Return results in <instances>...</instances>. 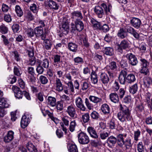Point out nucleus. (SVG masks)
<instances>
[{
    "label": "nucleus",
    "mask_w": 152,
    "mask_h": 152,
    "mask_svg": "<svg viewBox=\"0 0 152 152\" xmlns=\"http://www.w3.org/2000/svg\"><path fill=\"white\" fill-rule=\"evenodd\" d=\"M119 109L120 111L117 114L118 119L122 122H130L133 120L131 115V111L129 108L125 105L120 104Z\"/></svg>",
    "instance_id": "1"
},
{
    "label": "nucleus",
    "mask_w": 152,
    "mask_h": 152,
    "mask_svg": "<svg viewBox=\"0 0 152 152\" xmlns=\"http://www.w3.org/2000/svg\"><path fill=\"white\" fill-rule=\"evenodd\" d=\"M112 6L110 5L107 6V4L103 3L100 5H96L94 8V13L99 18H102L104 15H107L108 12H110Z\"/></svg>",
    "instance_id": "2"
},
{
    "label": "nucleus",
    "mask_w": 152,
    "mask_h": 152,
    "mask_svg": "<svg viewBox=\"0 0 152 152\" xmlns=\"http://www.w3.org/2000/svg\"><path fill=\"white\" fill-rule=\"evenodd\" d=\"M71 23V32L75 33L77 31H81L84 28V24L82 20L72 21Z\"/></svg>",
    "instance_id": "3"
},
{
    "label": "nucleus",
    "mask_w": 152,
    "mask_h": 152,
    "mask_svg": "<svg viewBox=\"0 0 152 152\" xmlns=\"http://www.w3.org/2000/svg\"><path fill=\"white\" fill-rule=\"evenodd\" d=\"M129 43L128 41L125 39H124L116 45L117 47V51L120 53L123 54L124 53V50H125L129 47Z\"/></svg>",
    "instance_id": "4"
},
{
    "label": "nucleus",
    "mask_w": 152,
    "mask_h": 152,
    "mask_svg": "<svg viewBox=\"0 0 152 152\" xmlns=\"http://www.w3.org/2000/svg\"><path fill=\"white\" fill-rule=\"evenodd\" d=\"M35 36L37 38L41 37L42 40H44L46 38L47 32H44L43 29L41 27H37L34 29Z\"/></svg>",
    "instance_id": "5"
},
{
    "label": "nucleus",
    "mask_w": 152,
    "mask_h": 152,
    "mask_svg": "<svg viewBox=\"0 0 152 152\" xmlns=\"http://www.w3.org/2000/svg\"><path fill=\"white\" fill-rule=\"evenodd\" d=\"M78 140L79 142L82 145L88 144L90 141L89 138L85 133L81 132L78 134Z\"/></svg>",
    "instance_id": "6"
},
{
    "label": "nucleus",
    "mask_w": 152,
    "mask_h": 152,
    "mask_svg": "<svg viewBox=\"0 0 152 152\" xmlns=\"http://www.w3.org/2000/svg\"><path fill=\"white\" fill-rule=\"evenodd\" d=\"M108 73L110 78L113 77V72L116 70L117 68L116 62L114 61H111L107 66Z\"/></svg>",
    "instance_id": "7"
},
{
    "label": "nucleus",
    "mask_w": 152,
    "mask_h": 152,
    "mask_svg": "<svg viewBox=\"0 0 152 152\" xmlns=\"http://www.w3.org/2000/svg\"><path fill=\"white\" fill-rule=\"evenodd\" d=\"M71 19L72 21L82 20L83 18L80 10L74 11L71 13Z\"/></svg>",
    "instance_id": "8"
},
{
    "label": "nucleus",
    "mask_w": 152,
    "mask_h": 152,
    "mask_svg": "<svg viewBox=\"0 0 152 152\" xmlns=\"http://www.w3.org/2000/svg\"><path fill=\"white\" fill-rule=\"evenodd\" d=\"M126 57L128 61L129 64L132 66L136 65L138 61L135 56L132 53H127L126 55Z\"/></svg>",
    "instance_id": "9"
},
{
    "label": "nucleus",
    "mask_w": 152,
    "mask_h": 152,
    "mask_svg": "<svg viewBox=\"0 0 152 152\" xmlns=\"http://www.w3.org/2000/svg\"><path fill=\"white\" fill-rule=\"evenodd\" d=\"M46 4L49 8L53 10H57L59 7V4L53 0H48Z\"/></svg>",
    "instance_id": "10"
},
{
    "label": "nucleus",
    "mask_w": 152,
    "mask_h": 152,
    "mask_svg": "<svg viewBox=\"0 0 152 152\" xmlns=\"http://www.w3.org/2000/svg\"><path fill=\"white\" fill-rule=\"evenodd\" d=\"M127 75L126 71L124 70H122L120 72L118 79L120 83L121 84H125L126 82V76Z\"/></svg>",
    "instance_id": "11"
},
{
    "label": "nucleus",
    "mask_w": 152,
    "mask_h": 152,
    "mask_svg": "<svg viewBox=\"0 0 152 152\" xmlns=\"http://www.w3.org/2000/svg\"><path fill=\"white\" fill-rule=\"evenodd\" d=\"M61 56L58 54L55 55L54 56V63L58 64V66L59 67H63L65 66L66 62L61 60Z\"/></svg>",
    "instance_id": "12"
},
{
    "label": "nucleus",
    "mask_w": 152,
    "mask_h": 152,
    "mask_svg": "<svg viewBox=\"0 0 152 152\" xmlns=\"http://www.w3.org/2000/svg\"><path fill=\"white\" fill-rule=\"evenodd\" d=\"M102 52L104 55L112 56L114 55V49L112 47H111L103 48H102Z\"/></svg>",
    "instance_id": "13"
},
{
    "label": "nucleus",
    "mask_w": 152,
    "mask_h": 152,
    "mask_svg": "<svg viewBox=\"0 0 152 152\" xmlns=\"http://www.w3.org/2000/svg\"><path fill=\"white\" fill-rule=\"evenodd\" d=\"M12 90L15 94V96L18 99H21L23 96V91L22 92L20 88L15 86H13L12 88Z\"/></svg>",
    "instance_id": "14"
},
{
    "label": "nucleus",
    "mask_w": 152,
    "mask_h": 152,
    "mask_svg": "<svg viewBox=\"0 0 152 152\" xmlns=\"http://www.w3.org/2000/svg\"><path fill=\"white\" fill-rule=\"evenodd\" d=\"M66 112L67 113L70 117L73 118H75L77 117L75 109L73 105H71L68 106Z\"/></svg>",
    "instance_id": "15"
},
{
    "label": "nucleus",
    "mask_w": 152,
    "mask_h": 152,
    "mask_svg": "<svg viewBox=\"0 0 152 152\" xmlns=\"http://www.w3.org/2000/svg\"><path fill=\"white\" fill-rule=\"evenodd\" d=\"M30 121L29 116L27 115L23 116L21 119L20 125L21 127L23 128H25L27 126Z\"/></svg>",
    "instance_id": "16"
},
{
    "label": "nucleus",
    "mask_w": 152,
    "mask_h": 152,
    "mask_svg": "<svg viewBox=\"0 0 152 152\" xmlns=\"http://www.w3.org/2000/svg\"><path fill=\"white\" fill-rule=\"evenodd\" d=\"M130 23L134 27L138 29L140 27L141 24V22L139 19L133 18L130 20Z\"/></svg>",
    "instance_id": "17"
},
{
    "label": "nucleus",
    "mask_w": 152,
    "mask_h": 152,
    "mask_svg": "<svg viewBox=\"0 0 152 152\" xmlns=\"http://www.w3.org/2000/svg\"><path fill=\"white\" fill-rule=\"evenodd\" d=\"M75 102L76 105L78 108L82 111L85 110L86 108L83 104L82 100L80 97H78L76 99Z\"/></svg>",
    "instance_id": "18"
},
{
    "label": "nucleus",
    "mask_w": 152,
    "mask_h": 152,
    "mask_svg": "<svg viewBox=\"0 0 152 152\" xmlns=\"http://www.w3.org/2000/svg\"><path fill=\"white\" fill-rule=\"evenodd\" d=\"M14 132L12 131L8 132L7 135L4 138V141L6 142H9L12 141L14 138Z\"/></svg>",
    "instance_id": "19"
},
{
    "label": "nucleus",
    "mask_w": 152,
    "mask_h": 152,
    "mask_svg": "<svg viewBox=\"0 0 152 152\" xmlns=\"http://www.w3.org/2000/svg\"><path fill=\"white\" fill-rule=\"evenodd\" d=\"M143 84L145 87L147 88H150L152 84V78L150 77H145L143 79Z\"/></svg>",
    "instance_id": "20"
},
{
    "label": "nucleus",
    "mask_w": 152,
    "mask_h": 152,
    "mask_svg": "<svg viewBox=\"0 0 152 152\" xmlns=\"http://www.w3.org/2000/svg\"><path fill=\"white\" fill-rule=\"evenodd\" d=\"M100 78L101 81L105 85H107L110 80L109 76L105 73H102L100 75Z\"/></svg>",
    "instance_id": "21"
},
{
    "label": "nucleus",
    "mask_w": 152,
    "mask_h": 152,
    "mask_svg": "<svg viewBox=\"0 0 152 152\" xmlns=\"http://www.w3.org/2000/svg\"><path fill=\"white\" fill-rule=\"evenodd\" d=\"M87 131L90 136L92 138L96 139L98 138V136L95 129L92 126H89L87 129Z\"/></svg>",
    "instance_id": "22"
},
{
    "label": "nucleus",
    "mask_w": 152,
    "mask_h": 152,
    "mask_svg": "<svg viewBox=\"0 0 152 152\" xmlns=\"http://www.w3.org/2000/svg\"><path fill=\"white\" fill-rule=\"evenodd\" d=\"M55 84L56 85V90L60 92L63 90V85L61 80L58 78H56Z\"/></svg>",
    "instance_id": "23"
},
{
    "label": "nucleus",
    "mask_w": 152,
    "mask_h": 152,
    "mask_svg": "<svg viewBox=\"0 0 152 152\" xmlns=\"http://www.w3.org/2000/svg\"><path fill=\"white\" fill-rule=\"evenodd\" d=\"M69 26L68 22H63L61 26V30L63 33L65 35L67 34L69 31Z\"/></svg>",
    "instance_id": "24"
},
{
    "label": "nucleus",
    "mask_w": 152,
    "mask_h": 152,
    "mask_svg": "<svg viewBox=\"0 0 152 152\" xmlns=\"http://www.w3.org/2000/svg\"><path fill=\"white\" fill-rule=\"evenodd\" d=\"M90 22L95 29L100 30L101 27V23L100 22L95 20L93 18L91 19Z\"/></svg>",
    "instance_id": "25"
},
{
    "label": "nucleus",
    "mask_w": 152,
    "mask_h": 152,
    "mask_svg": "<svg viewBox=\"0 0 152 152\" xmlns=\"http://www.w3.org/2000/svg\"><path fill=\"white\" fill-rule=\"evenodd\" d=\"M117 35L120 38L124 39L128 36V34L126 31L123 28H121L118 31Z\"/></svg>",
    "instance_id": "26"
},
{
    "label": "nucleus",
    "mask_w": 152,
    "mask_h": 152,
    "mask_svg": "<svg viewBox=\"0 0 152 152\" xmlns=\"http://www.w3.org/2000/svg\"><path fill=\"white\" fill-rule=\"evenodd\" d=\"M68 48L71 51L76 52L77 50V45L76 43L70 42L68 43Z\"/></svg>",
    "instance_id": "27"
},
{
    "label": "nucleus",
    "mask_w": 152,
    "mask_h": 152,
    "mask_svg": "<svg viewBox=\"0 0 152 152\" xmlns=\"http://www.w3.org/2000/svg\"><path fill=\"white\" fill-rule=\"evenodd\" d=\"M26 147L30 152H37V150L33 143L28 142L26 144Z\"/></svg>",
    "instance_id": "28"
},
{
    "label": "nucleus",
    "mask_w": 152,
    "mask_h": 152,
    "mask_svg": "<svg viewBox=\"0 0 152 152\" xmlns=\"http://www.w3.org/2000/svg\"><path fill=\"white\" fill-rule=\"evenodd\" d=\"M117 142L118 145L120 147H122V144L124 140V135L119 134L116 137Z\"/></svg>",
    "instance_id": "29"
},
{
    "label": "nucleus",
    "mask_w": 152,
    "mask_h": 152,
    "mask_svg": "<svg viewBox=\"0 0 152 152\" xmlns=\"http://www.w3.org/2000/svg\"><path fill=\"white\" fill-rule=\"evenodd\" d=\"M47 101V103L48 104L53 107L56 106V100L55 97L49 96L48 97Z\"/></svg>",
    "instance_id": "30"
},
{
    "label": "nucleus",
    "mask_w": 152,
    "mask_h": 152,
    "mask_svg": "<svg viewBox=\"0 0 152 152\" xmlns=\"http://www.w3.org/2000/svg\"><path fill=\"white\" fill-rule=\"evenodd\" d=\"M0 105H1L0 108H8L10 105L7 102L6 99L4 98H0Z\"/></svg>",
    "instance_id": "31"
},
{
    "label": "nucleus",
    "mask_w": 152,
    "mask_h": 152,
    "mask_svg": "<svg viewBox=\"0 0 152 152\" xmlns=\"http://www.w3.org/2000/svg\"><path fill=\"white\" fill-rule=\"evenodd\" d=\"M44 40V47L45 49L49 50L51 49V47L52 46V43L51 41L48 39H45Z\"/></svg>",
    "instance_id": "32"
},
{
    "label": "nucleus",
    "mask_w": 152,
    "mask_h": 152,
    "mask_svg": "<svg viewBox=\"0 0 152 152\" xmlns=\"http://www.w3.org/2000/svg\"><path fill=\"white\" fill-rule=\"evenodd\" d=\"M132 140L129 138H126L124 140L122 144V147L124 145L126 147V149H129L132 147V144L131 142Z\"/></svg>",
    "instance_id": "33"
},
{
    "label": "nucleus",
    "mask_w": 152,
    "mask_h": 152,
    "mask_svg": "<svg viewBox=\"0 0 152 152\" xmlns=\"http://www.w3.org/2000/svg\"><path fill=\"white\" fill-rule=\"evenodd\" d=\"M110 98L111 101L115 103L119 101L118 96L116 93H111L110 95Z\"/></svg>",
    "instance_id": "34"
},
{
    "label": "nucleus",
    "mask_w": 152,
    "mask_h": 152,
    "mask_svg": "<svg viewBox=\"0 0 152 152\" xmlns=\"http://www.w3.org/2000/svg\"><path fill=\"white\" fill-rule=\"evenodd\" d=\"M126 77V82L129 83L134 82L136 80L135 76L133 74H129Z\"/></svg>",
    "instance_id": "35"
},
{
    "label": "nucleus",
    "mask_w": 152,
    "mask_h": 152,
    "mask_svg": "<svg viewBox=\"0 0 152 152\" xmlns=\"http://www.w3.org/2000/svg\"><path fill=\"white\" fill-rule=\"evenodd\" d=\"M101 110L102 112L105 114H108L110 112V108L108 105L106 104H104L101 107Z\"/></svg>",
    "instance_id": "36"
},
{
    "label": "nucleus",
    "mask_w": 152,
    "mask_h": 152,
    "mask_svg": "<svg viewBox=\"0 0 152 152\" xmlns=\"http://www.w3.org/2000/svg\"><path fill=\"white\" fill-rule=\"evenodd\" d=\"M129 91L132 94H135L137 91L138 86L137 83H135L131 86L129 88Z\"/></svg>",
    "instance_id": "37"
},
{
    "label": "nucleus",
    "mask_w": 152,
    "mask_h": 152,
    "mask_svg": "<svg viewBox=\"0 0 152 152\" xmlns=\"http://www.w3.org/2000/svg\"><path fill=\"white\" fill-rule=\"evenodd\" d=\"M12 53L13 54V55L14 56L15 60L17 62H20L21 60L20 55L18 52L15 50L12 52Z\"/></svg>",
    "instance_id": "38"
},
{
    "label": "nucleus",
    "mask_w": 152,
    "mask_h": 152,
    "mask_svg": "<svg viewBox=\"0 0 152 152\" xmlns=\"http://www.w3.org/2000/svg\"><path fill=\"white\" fill-rule=\"evenodd\" d=\"M43 68L42 66H41V63L39 62L36 68V72L38 74V75H37V76H38L39 75L42 74L45 71Z\"/></svg>",
    "instance_id": "39"
},
{
    "label": "nucleus",
    "mask_w": 152,
    "mask_h": 152,
    "mask_svg": "<svg viewBox=\"0 0 152 152\" xmlns=\"http://www.w3.org/2000/svg\"><path fill=\"white\" fill-rule=\"evenodd\" d=\"M25 16L26 18L30 21H31L34 20V16L32 13L29 10L26 11L25 13Z\"/></svg>",
    "instance_id": "40"
},
{
    "label": "nucleus",
    "mask_w": 152,
    "mask_h": 152,
    "mask_svg": "<svg viewBox=\"0 0 152 152\" xmlns=\"http://www.w3.org/2000/svg\"><path fill=\"white\" fill-rule=\"evenodd\" d=\"M68 148L69 152H78L77 146L75 144H71Z\"/></svg>",
    "instance_id": "41"
},
{
    "label": "nucleus",
    "mask_w": 152,
    "mask_h": 152,
    "mask_svg": "<svg viewBox=\"0 0 152 152\" xmlns=\"http://www.w3.org/2000/svg\"><path fill=\"white\" fill-rule=\"evenodd\" d=\"M26 34L28 37H31L35 35L34 29V30L31 28H28L26 31Z\"/></svg>",
    "instance_id": "42"
},
{
    "label": "nucleus",
    "mask_w": 152,
    "mask_h": 152,
    "mask_svg": "<svg viewBox=\"0 0 152 152\" xmlns=\"http://www.w3.org/2000/svg\"><path fill=\"white\" fill-rule=\"evenodd\" d=\"M56 107L57 111L59 112L63 110V102L62 101H58L56 103Z\"/></svg>",
    "instance_id": "43"
},
{
    "label": "nucleus",
    "mask_w": 152,
    "mask_h": 152,
    "mask_svg": "<svg viewBox=\"0 0 152 152\" xmlns=\"http://www.w3.org/2000/svg\"><path fill=\"white\" fill-rule=\"evenodd\" d=\"M15 11L17 15L20 17L23 15V12L20 7L18 5H16L15 7Z\"/></svg>",
    "instance_id": "44"
},
{
    "label": "nucleus",
    "mask_w": 152,
    "mask_h": 152,
    "mask_svg": "<svg viewBox=\"0 0 152 152\" xmlns=\"http://www.w3.org/2000/svg\"><path fill=\"white\" fill-rule=\"evenodd\" d=\"M144 108L143 103H141L140 104L137 105L135 108V110L137 112H141L144 110Z\"/></svg>",
    "instance_id": "45"
},
{
    "label": "nucleus",
    "mask_w": 152,
    "mask_h": 152,
    "mask_svg": "<svg viewBox=\"0 0 152 152\" xmlns=\"http://www.w3.org/2000/svg\"><path fill=\"white\" fill-rule=\"evenodd\" d=\"M107 142L114 145L117 142L116 137L113 136H111L108 138Z\"/></svg>",
    "instance_id": "46"
},
{
    "label": "nucleus",
    "mask_w": 152,
    "mask_h": 152,
    "mask_svg": "<svg viewBox=\"0 0 152 152\" xmlns=\"http://www.w3.org/2000/svg\"><path fill=\"white\" fill-rule=\"evenodd\" d=\"M8 29L5 25L2 24L0 26V32L3 34H7L8 31Z\"/></svg>",
    "instance_id": "47"
},
{
    "label": "nucleus",
    "mask_w": 152,
    "mask_h": 152,
    "mask_svg": "<svg viewBox=\"0 0 152 152\" xmlns=\"http://www.w3.org/2000/svg\"><path fill=\"white\" fill-rule=\"evenodd\" d=\"M89 99L90 100L95 103H97L98 102H100L102 101V99H100L97 97L90 96L89 97Z\"/></svg>",
    "instance_id": "48"
},
{
    "label": "nucleus",
    "mask_w": 152,
    "mask_h": 152,
    "mask_svg": "<svg viewBox=\"0 0 152 152\" xmlns=\"http://www.w3.org/2000/svg\"><path fill=\"white\" fill-rule=\"evenodd\" d=\"M97 75L94 72H92L91 73V79L94 84H96L98 82Z\"/></svg>",
    "instance_id": "49"
},
{
    "label": "nucleus",
    "mask_w": 152,
    "mask_h": 152,
    "mask_svg": "<svg viewBox=\"0 0 152 152\" xmlns=\"http://www.w3.org/2000/svg\"><path fill=\"white\" fill-rule=\"evenodd\" d=\"M49 61L47 58H45L41 63V66L46 69H47L49 67Z\"/></svg>",
    "instance_id": "50"
},
{
    "label": "nucleus",
    "mask_w": 152,
    "mask_h": 152,
    "mask_svg": "<svg viewBox=\"0 0 152 152\" xmlns=\"http://www.w3.org/2000/svg\"><path fill=\"white\" fill-rule=\"evenodd\" d=\"M91 117L94 119L97 120L99 118L100 115L99 113L95 111H93L90 115Z\"/></svg>",
    "instance_id": "51"
},
{
    "label": "nucleus",
    "mask_w": 152,
    "mask_h": 152,
    "mask_svg": "<svg viewBox=\"0 0 152 152\" xmlns=\"http://www.w3.org/2000/svg\"><path fill=\"white\" fill-rule=\"evenodd\" d=\"M137 148L138 152H145L144 146L142 142H139L137 144Z\"/></svg>",
    "instance_id": "52"
},
{
    "label": "nucleus",
    "mask_w": 152,
    "mask_h": 152,
    "mask_svg": "<svg viewBox=\"0 0 152 152\" xmlns=\"http://www.w3.org/2000/svg\"><path fill=\"white\" fill-rule=\"evenodd\" d=\"M39 80L41 83L43 84H46L48 82V80L47 77L43 75H41L39 77Z\"/></svg>",
    "instance_id": "53"
},
{
    "label": "nucleus",
    "mask_w": 152,
    "mask_h": 152,
    "mask_svg": "<svg viewBox=\"0 0 152 152\" xmlns=\"http://www.w3.org/2000/svg\"><path fill=\"white\" fill-rule=\"evenodd\" d=\"M90 118V116L88 113H86L83 115L82 116V119L83 121L85 123L88 122Z\"/></svg>",
    "instance_id": "54"
},
{
    "label": "nucleus",
    "mask_w": 152,
    "mask_h": 152,
    "mask_svg": "<svg viewBox=\"0 0 152 152\" xmlns=\"http://www.w3.org/2000/svg\"><path fill=\"white\" fill-rule=\"evenodd\" d=\"M93 56L94 59L97 61L100 62L103 59L102 56L97 53H96Z\"/></svg>",
    "instance_id": "55"
},
{
    "label": "nucleus",
    "mask_w": 152,
    "mask_h": 152,
    "mask_svg": "<svg viewBox=\"0 0 152 152\" xmlns=\"http://www.w3.org/2000/svg\"><path fill=\"white\" fill-rule=\"evenodd\" d=\"M74 61L75 63L77 64H82L84 63L83 58L79 56L75 58Z\"/></svg>",
    "instance_id": "56"
},
{
    "label": "nucleus",
    "mask_w": 152,
    "mask_h": 152,
    "mask_svg": "<svg viewBox=\"0 0 152 152\" xmlns=\"http://www.w3.org/2000/svg\"><path fill=\"white\" fill-rule=\"evenodd\" d=\"M113 38V36L111 34H106L104 37V40L108 43L112 41Z\"/></svg>",
    "instance_id": "57"
},
{
    "label": "nucleus",
    "mask_w": 152,
    "mask_h": 152,
    "mask_svg": "<svg viewBox=\"0 0 152 152\" xmlns=\"http://www.w3.org/2000/svg\"><path fill=\"white\" fill-rule=\"evenodd\" d=\"M140 134L141 132L139 129L134 132V138L135 141H137L138 140V137H140Z\"/></svg>",
    "instance_id": "58"
},
{
    "label": "nucleus",
    "mask_w": 152,
    "mask_h": 152,
    "mask_svg": "<svg viewBox=\"0 0 152 152\" xmlns=\"http://www.w3.org/2000/svg\"><path fill=\"white\" fill-rule=\"evenodd\" d=\"M30 9L34 13H37L38 10V8L37 7L36 4L34 3L32 4L30 6Z\"/></svg>",
    "instance_id": "59"
},
{
    "label": "nucleus",
    "mask_w": 152,
    "mask_h": 152,
    "mask_svg": "<svg viewBox=\"0 0 152 152\" xmlns=\"http://www.w3.org/2000/svg\"><path fill=\"white\" fill-rule=\"evenodd\" d=\"M83 42V45L86 48H88L89 47L90 44L88 41L87 38L85 37L82 38Z\"/></svg>",
    "instance_id": "60"
},
{
    "label": "nucleus",
    "mask_w": 152,
    "mask_h": 152,
    "mask_svg": "<svg viewBox=\"0 0 152 152\" xmlns=\"http://www.w3.org/2000/svg\"><path fill=\"white\" fill-rule=\"evenodd\" d=\"M76 125V124L75 120L71 121L70 123L69 127V129L70 131L72 132L74 131Z\"/></svg>",
    "instance_id": "61"
},
{
    "label": "nucleus",
    "mask_w": 152,
    "mask_h": 152,
    "mask_svg": "<svg viewBox=\"0 0 152 152\" xmlns=\"http://www.w3.org/2000/svg\"><path fill=\"white\" fill-rule=\"evenodd\" d=\"M109 30V28L107 24H104L102 26H101L100 31H102L103 32L106 33Z\"/></svg>",
    "instance_id": "62"
},
{
    "label": "nucleus",
    "mask_w": 152,
    "mask_h": 152,
    "mask_svg": "<svg viewBox=\"0 0 152 152\" xmlns=\"http://www.w3.org/2000/svg\"><path fill=\"white\" fill-rule=\"evenodd\" d=\"M19 26L18 24L17 23L14 24L12 27V29L15 33H17L19 29Z\"/></svg>",
    "instance_id": "63"
},
{
    "label": "nucleus",
    "mask_w": 152,
    "mask_h": 152,
    "mask_svg": "<svg viewBox=\"0 0 152 152\" xmlns=\"http://www.w3.org/2000/svg\"><path fill=\"white\" fill-rule=\"evenodd\" d=\"M28 61V64L31 66H34L35 65L36 61L35 57H31Z\"/></svg>",
    "instance_id": "64"
}]
</instances>
